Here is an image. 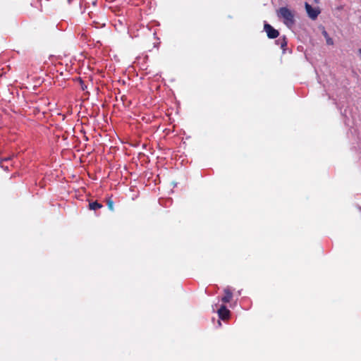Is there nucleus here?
<instances>
[{"mask_svg":"<svg viewBox=\"0 0 361 361\" xmlns=\"http://www.w3.org/2000/svg\"><path fill=\"white\" fill-rule=\"evenodd\" d=\"M10 159H11V157H5L4 159H0V164H1L2 161H8Z\"/></svg>","mask_w":361,"mask_h":361,"instance_id":"obj_11","label":"nucleus"},{"mask_svg":"<svg viewBox=\"0 0 361 361\" xmlns=\"http://www.w3.org/2000/svg\"><path fill=\"white\" fill-rule=\"evenodd\" d=\"M275 42L282 49H283L287 45V41L285 36L279 37L278 39L275 41Z\"/></svg>","mask_w":361,"mask_h":361,"instance_id":"obj_7","label":"nucleus"},{"mask_svg":"<svg viewBox=\"0 0 361 361\" xmlns=\"http://www.w3.org/2000/svg\"><path fill=\"white\" fill-rule=\"evenodd\" d=\"M107 206L109 207V209L111 210V211H114V202L111 199H109L107 200Z\"/></svg>","mask_w":361,"mask_h":361,"instance_id":"obj_8","label":"nucleus"},{"mask_svg":"<svg viewBox=\"0 0 361 361\" xmlns=\"http://www.w3.org/2000/svg\"><path fill=\"white\" fill-rule=\"evenodd\" d=\"M225 295L221 298V301L224 303L229 302L233 297V293L229 287L224 289Z\"/></svg>","mask_w":361,"mask_h":361,"instance_id":"obj_5","label":"nucleus"},{"mask_svg":"<svg viewBox=\"0 0 361 361\" xmlns=\"http://www.w3.org/2000/svg\"><path fill=\"white\" fill-rule=\"evenodd\" d=\"M89 209L96 211L99 209L103 207V205L101 203H99L97 201L90 202H89Z\"/></svg>","mask_w":361,"mask_h":361,"instance_id":"obj_6","label":"nucleus"},{"mask_svg":"<svg viewBox=\"0 0 361 361\" xmlns=\"http://www.w3.org/2000/svg\"><path fill=\"white\" fill-rule=\"evenodd\" d=\"M305 7L308 16L312 20H315L320 13V10L319 8H313L307 2L305 4Z\"/></svg>","mask_w":361,"mask_h":361,"instance_id":"obj_3","label":"nucleus"},{"mask_svg":"<svg viewBox=\"0 0 361 361\" xmlns=\"http://www.w3.org/2000/svg\"><path fill=\"white\" fill-rule=\"evenodd\" d=\"M264 30L267 34V37L270 39H276L279 37V32L267 22L264 23Z\"/></svg>","mask_w":361,"mask_h":361,"instance_id":"obj_2","label":"nucleus"},{"mask_svg":"<svg viewBox=\"0 0 361 361\" xmlns=\"http://www.w3.org/2000/svg\"><path fill=\"white\" fill-rule=\"evenodd\" d=\"M278 16L283 19V23L289 28L292 27L295 23V13L287 7H281L278 12Z\"/></svg>","mask_w":361,"mask_h":361,"instance_id":"obj_1","label":"nucleus"},{"mask_svg":"<svg viewBox=\"0 0 361 361\" xmlns=\"http://www.w3.org/2000/svg\"><path fill=\"white\" fill-rule=\"evenodd\" d=\"M240 294H241V291H240V290H239V291H238V295H240Z\"/></svg>","mask_w":361,"mask_h":361,"instance_id":"obj_14","label":"nucleus"},{"mask_svg":"<svg viewBox=\"0 0 361 361\" xmlns=\"http://www.w3.org/2000/svg\"><path fill=\"white\" fill-rule=\"evenodd\" d=\"M326 42H327L328 44H333V40L330 37H327L326 38Z\"/></svg>","mask_w":361,"mask_h":361,"instance_id":"obj_10","label":"nucleus"},{"mask_svg":"<svg viewBox=\"0 0 361 361\" xmlns=\"http://www.w3.org/2000/svg\"><path fill=\"white\" fill-rule=\"evenodd\" d=\"M323 35H324V37H326V38H327V37H328V34H327L326 31H325V30H324V31L323 32Z\"/></svg>","mask_w":361,"mask_h":361,"instance_id":"obj_13","label":"nucleus"},{"mask_svg":"<svg viewBox=\"0 0 361 361\" xmlns=\"http://www.w3.org/2000/svg\"><path fill=\"white\" fill-rule=\"evenodd\" d=\"M1 168H2L4 171H8V166H4L1 164H0Z\"/></svg>","mask_w":361,"mask_h":361,"instance_id":"obj_12","label":"nucleus"},{"mask_svg":"<svg viewBox=\"0 0 361 361\" xmlns=\"http://www.w3.org/2000/svg\"><path fill=\"white\" fill-rule=\"evenodd\" d=\"M80 85H81V89H82V90H86V89H87V86L84 84L83 80H81L80 78Z\"/></svg>","mask_w":361,"mask_h":361,"instance_id":"obj_9","label":"nucleus"},{"mask_svg":"<svg viewBox=\"0 0 361 361\" xmlns=\"http://www.w3.org/2000/svg\"><path fill=\"white\" fill-rule=\"evenodd\" d=\"M360 210H361V207H360Z\"/></svg>","mask_w":361,"mask_h":361,"instance_id":"obj_15","label":"nucleus"},{"mask_svg":"<svg viewBox=\"0 0 361 361\" xmlns=\"http://www.w3.org/2000/svg\"><path fill=\"white\" fill-rule=\"evenodd\" d=\"M219 317L221 319H226L229 317L230 311L226 308L224 305H222L217 310Z\"/></svg>","mask_w":361,"mask_h":361,"instance_id":"obj_4","label":"nucleus"}]
</instances>
